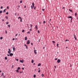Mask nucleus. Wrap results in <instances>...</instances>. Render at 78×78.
<instances>
[{"label": "nucleus", "mask_w": 78, "mask_h": 78, "mask_svg": "<svg viewBox=\"0 0 78 78\" xmlns=\"http://www.w3.org/2000/svg\"><path fill=\"white\" fill-rule=\"evenodd\" d=\"M31 9H33V8L34 7V2L32 3V6L31 5Z\"/></svg>", "instance_id": "f257e3e1"}, {"label": "nucleus", "mask_w": 78, "mask_h": 78, "mask_svg": "<svg viewBox=\"0 0 78 78\" xmlns=\"http://www.w3.org/2000/svg\"><path fill=\"white\" fill-rule=\"evenodd\" d=\"M30 40H28L27 42V45H28L29 44H30Z\"/></svg>", "instance_id": "f03ea898"}, {"label": "nucleus", "mask_w": 78, "mask_h": 78, "mask_svg": "<svg viewBox=\"0 0 78 78\" xmlns=\"http://www.w3.org/2000/svg\"><path fill=\"white\" fill-rule=\"evenodd\" d=\"M18 19H20V22H22V18H21L20 17H18Z\"/></svg>", "instance_id": "7ed1b4c3"}, {"label": "nucleus", "mask_w": 78, "mask_h": 78, "mask_svg": "<svg viewBox=\"0 0 78 78\" xmlns=\"http://www.w3.org/2000/svg\"><path fill=\"white\" fill-rule=\"evenodd\" d=\"M9 51H8V53H9V54H10V53L11 52V50L10 49H9Z\"/></svg>", "instance_id": "20e7f679"}, {"label": "nucleus", "mask_w": 78, "mask_h": 78, "mask_svg": "<svg viewBox=\"0 0 78 78\" xmlns=\"http://www.w3.org/2000/svg\"><path fill=\"white\" fill-rule=\"evenodd\" d=\"M60 62H61V60L58 59L57 60V62H58V63H59Z\"/></svg>", "instance_id": "39448f33"}, {"label": "nucleus", "mask_w": 78, "mask_h": 78, "mask_svg": "<svg viewBox=\"0 0 78 78\" xmlns=\"http://www.w3.org/2000/svg\"><path fill=\"white\" fill-rule=\"evenodd\" d=\"M36 51H37V50H34V53L35 55H37V52H36Z\"/></svg>", "instance_id": "423d86ee"}, {"label": "nucleus", "mask_w": 78, "mask_h": 78, "mask_svg": "<svg viewBox=\"0 0 78 78\" xmlns=\"http://www.w3.org/2000/svg\"><path fill=\"white\" fill-rule=\"evenodd\" d=\"M10 54V56H13V55H14L13 54V53H10V54Z\"/></svg>", "instance_id": "0eeeda50"}, {"label": "nucleus", "mask_w": 78, "mask_h": 78, "mask_svg": "<svg viewBox=\"0 0 78 78\" xmlns=\"http://www.w3.org/2000/svg\"><path fill=\"white\" fill-rule=\"evenodd\" d=\"M13 51H15V50H16V48H15V47H14V46L13 47Z\"/></svg>", "instance_id": "6e6552de"}, {"label": "nucleus", "mask_w": 78, "mask_h": 78, "mask_svg": "<svg viewBox=\"0 0 78 78\" xmlns=\"http://www.w3.org/2000/svg\"><path fill=\"white\" fill-rule=\"evenodd\" d=\"M20 62H21L22 63H23V62L24 60H20Z\"/></svg>", "instance_id": "1a4fd4ad"}, {"label": "nucleus", "mask_w": 78, "mask_h": 78, "mask_svg": "<svg viewBox=\"0 0 78 78\" xmlns=\"http://www.w3.org/2000/svg\"><path fill=\"white\" fill-rule=\"evenodd\" d=\"M74 37L75 39V40H76V41L77 38H76V35H74Z\"/></svg>", "instance_id": "9d476101"}, {"label": "nucleus", "mask_w": 78, "mask_h": 78, "mask_svg": "<svg viewBox=\"0 0 78 78\" xmlns=\"http://www.w3.org/2000/svg\"><path fill=\"white\" fill-rule=\"evenodd\" d=\"M41 66V63H39L38 65V67H39V66Z\"/></svg>", "instance_id": "9b49d317"}, {"label": "nucleus", "mask_w": 78, "mask_h": 78, "mask_svg": "<svg viewBox=\"0 0 78 78\" xmlns=\"http://www.w3.org/2000/svg\"><path fill=\"white\" fill-rule=\"evenodd\" d=\"M35 28L37 29V30L38 29V28H37V25H36Z\"/></svg>", "instance_id": "f8f14e48"}, {"label": "nucleus", "mask_w": 78, "mask_h": 78, "mask_svg": "<svg viewBox=\"0 0 78 78\" xmlns=\"http://www.w3.org/2000/svg\"><path fill=\"white\" fill-rule=\"evenodd\" d=\"M68 17V18H70V19H72V18H72V16H69V17Z\"/></svg>", "instance_id": "ddd939ff"}, {"label": "nucleus", "mask_w": 78, "mask_h": 78, "mask_svg": "<svg viewBox=\"0 0 78 78\" xmlns=\"http://www.w3.org/2000/svg\"><path fill=\"white\" fill-rule=\"evenodd\" d=\"M25 41H27V37H25Z\"/></svg>", "instance_id": "4468645a"}, {"label": "nucleus", "mask_w": 78, "mask_h": 78, "mask_svg": "<svg viewBox=\"0 0 78 78\" xmlns=\"http://www.w3.org/2000/svg\"><path fill=\"white\" fill-rule=\"evenodd\" d=\"M20 67H18V69H17V70H20Z\"/></svg>", "instance_id": "2eb2a0df"}, {"label": "nucleus", "mask_w": 78, "mask_h": 78, "mask_svg": "<svg viewBox=\"0 0 78 78\" xmlns=\"http://www.w3.org/2000/svg\"><path fill=\"white\" fill-rule=\"evenodd\" d=\"M34 62V60H32V61H31V63H33Z\"/></svg>", "instance_id": "dca6fc26"}, {"label": "nucleus", "mask_w": 78, "mask_h": 78, "mask_svg": "<svg viewBox=\"0 0 78 78\" xmlns=\"http://www.w3.org/2000/svg\"><path fill=\"white\" fill-rule=\"evenodd\" d=\"M22 2H23V1L22 0H21L20 1V3H22Z\"/></svg>", "instance_id": "f3484780"}, {"label": "nucleus", "mask_w": 78, "mask_h": 78, "mask_svg": "<svg viewBox=\"0 0 78 78\" xmlns=\"http://www.w3.org/2000/svg\"><path fill=\"white\" fill-rule=\"evenodd\" d=\"M6 9H5L3 11V12H6Z\"/></svg>", "instance_id": "a211bd4d"}, {"label": "nucleus", "mask_w": 78, "mask_h": 78, "mask_svg": "<svg viewBox=\"0 0 78 78\" xmlns=\"http://www.w3.org/2000/svg\"><path fill=\"white\" fill-rule=\"evenodd\" d=\"M3 12V11H0V14H2Z\"/></svg>", "instance_id": "6ab92c4d"}, {"label": "nucleus", "mask_w": 78, "mask_h": 78, "mask_svg": "<svg viewBox=\"0 0 78 78\" xmlns=\"http://www.w3.org/2000/svg\"><path fill=\"white\" fill-rule=\"evenodd\" d=\"M69 11H70V12H72V10H70V9H69Z\"/></svg>", "instance_id": "aec40b11"}, {"label": "nucleus", "mask_w": 78, "mask_h": 78, "mask_svg": "<svg viewBox=\"0 0 78 78\" xmlns=\"http://www.w3.org/2000/svg\"><path fill=\"white\" fill-rule=\"evenodd\" d=\"M16 72H17V73H19V70H18V69L16 70Z\"/></svg>", "instance_id": "412c9836"}, {"label": "nucleus", "mask_w": 78, "mask_h": 78, "mask_svg": "<svg viewBox=\"0 0 78 78\" xmlns=\"http://www.w3.org/2000/svg\"><path fill=\"white\" fill-rule=\"evenodd\" d=\"M72 19H73V18H72L71 19V23H72Z\"/></svg>", "instance_id": "4be33fe9"}, {"label": "nucleus", "mask_w": 78, "mask_h": 78, "mask_svg": "<svg viewBox=\"0 0 78 78\" xmlns=\"http://www.w3.org/2000/svg\"><path fill=\"white\" fill-rule=\"evenodd\" d=\"M8 23H9V22L7 21V22H6V25H8Z\"/></svg>", "instance_id": "5701e85b"}, {"label": "nucleus", "mask_w": 78, "mask_h": 78, "mask_svg": "<svg viewBox=\"0 0 78 78\" xmlns=\"http://www.w3.org/2000/svg\"><path fill=\"white\" fill-rule=\"evenodd\" d=\"M52 42H53V43H54V44H55V41H52Z\"/></svg>", "instance_id": "b1692460"}, {"label": "nucleus", "mask_w": 78, "mask_h": 78, "mask_svg": "<svg viewBox=\"0 0 78 78\" xmlns=\"http://www.w3.org/2000/svg\"><path fill=\"white\" fill-rule=\"evenodd\" d=\"M57 47H59V44H57Z\"/></svg>", "instance_id": "393cba45"}, {"label": "nucleus", "mask_w": 78, "mask_h": 78, "mask_svg": "<svg viewBox=\"0 0 78 78\" xmlns=\"http://www.w3.org/2000/svg\"><path fill=\"white\" fill-rule=\"evenodd\" d=\"M7 57H5V59H6V60H7Z\"/></svg>", "instance_id": "a878e982"}, {"label": "nucleus", "mask_w": 78, "mask_h": 78, "mask_svg": "<svg viewBox=\"0 0 78 78\" xmlns=\"http://www.w3.org/2000/svg\"><path fill=\"white\" fill-rule=\"evenodd\" d=\"M34 78H36V75H34Z\"/></svg>", "instance_id": "bb28decb"}, {"label": "nucleus", "mask_w": 78, "mask_h": 78, "mask_svg": "<svg viewBox=\"0 0 78 78\" xmlns=\"http://www.w3.org/2000/svg\"><path fill=\"white\" fill-rule=\"evenodd\" d=\"M5 18L6 19H8V17L7 16L5 17Z\"/></svg>", "instance_id": "cd10ccee"}, {"label": "nucleus", "mask_w": 78, "mask_h": 78, "mask_svg": "<svg viewBox=\"0 0 78 78\" xmlns=\"http://www.w3.org/2000/svg\"><path fill=\"white\" fill-rule=\"evenodd\" d=\"M27 34H30V32L29 31V32H27Z\"/></svg>", "instance_id": "c85d7f7f"}, {"label": "nucleus", "mask_w": 78, "mask_h": 78, "mask_svg": "<svg viewBox=\"0 0 78 78\" xmlns=\"http://www.w3.org/2000/svg\"><path fill=\"white\" fill-rule=\"evenodd\" d=\"M8 27H9V28L10 27V25L9 24V25H8Z\"/></svg>", "instance_id": "c756f323"}, {"label": "nucleus", "mask_w": 78, "mask_h": 78, "mask_svg": "<svg viewBox=\"0 0 78 78\" xmlns=\"http://www.w3.org/2000/svg\"><path fill=\"white\" fill-rule=\"evenodd\" d=\"M15 59L16 60V61H19V59H17L16 58Z\"/></svg>", "instance_id": "7c9ffc66"}, {"label": "nucleus", "mask_w": 78, "mask_h": 78, "mask_svg": "<svg viewBox=\"0 0 78 78\" xmlns=\"http://www.w3.org/2000/svg\"><path fill=\"white\" fill-rule=\"evenodd\" d=\"M3 39V37H0V39L2 40Z\"/></svg>", "instance_id": "2f4dec72"}, {"label": "nucleus", "mask_w": 78, "mask_h": 78, "mask_svg": "<svg viewBox=\"0 0 78 78\" xmlns=\"http://www.w3.org/2000/svg\"><path fill=\"white\" fill-rule=\"evenodd\" d=\"M5 33L6 34H7V31L5 30Z\"/></svg>", "instance_id": "473e14b6"}, {"label": "nucleus", "mask_w": 78, "mask_h": 78, "mask_svg": "<svg viewBox=\"0 0 78 78\" xmlns=\"http://www.w3.org/2000/svg\"><path fill=\"white\" fill-rule=\"evenodd\" d=\"M41 72V70H39L38 71V72L39 73H40V72Z\"/></svg>", "instance_id": "72a5a7b5"}, {"label": "nucleus", "mask_w": 78, "mask_h": 78, "mask_svg": "<svg viewBox=\"0 0 78 78\" xmlns=\"http://www.w3.org/2000/svg\"><path fill=\"white\" fill-rule=\"evenodd\" d=\"M24 31H25V30H23L22 31V32L23 33V32H24Z\"/></svg>", "instance_id": "f704fd0d"}, {"label": "nucleus", "mask_w": 78, "mask_h": 78, "mask_svg": "<svg viewBox=\"0 0 78 78\" xmlns=\"http://www.w3.org/2000/svg\"><path fill=\"white\" fill-rule=\"evenodd\" d=\"M7 9H9V6H7Z\"/></svg>", "instance_id": "c9c22d12"}, {"label": "nucleus", "mask_w": 78, "mask_h": 78, "mask_svg": "<svg viewBox=\"0 0 78 78\" xmlns=\"http://www.w3.org/2000/svg\"><path fill=\"white\" fill-rule=\"evenodd\" d=\"M3 6H2L1 7V9H3Z\"/></svg>", "instance_id": "e433bc0d"}, {"label": "nucleus", "mask_w": 78, "mask_h": 78, "mask_svg": "<svg viewBox=\"0 0 78 78\" xmlns=\"http://www.w3.org/2000/svg\"><path fill=\"white\" fill-rule=\"evenodd\" d=\"M20 73H23V71L20 72Z\"/></svg>", "instance_id": "4c0bfd02"}, {"label": "nucleus", "mask_w": 78, "mask_h": 78, "mask_svg": "<svg viewBox=\"0 0 78 78\" xmlns=\"http://www.w3.org/2000/svg\"><path fill=\"white\" fill-rule=\"evenodd\" d=\"M43 77V76H44V74H42V75H41Z\"/></svg>", "instance_id": "58836bf2"}, {"label": "nucleus", "mask_w": 78, "mask_h": 78, "mask_svg": "<svg viewBox=\"0 0 78 78\" xmlns=\"http://www.w3.org/2000/svg\"><path fill=\"white\" fill-rule=\"evenodd\" d=\"M37 32L39 34V33H40L39 32V30L37 31Z\"/></svg>", "instance_id": "ea45409f"}, {"label": "nucleus", "mask_w": 78, "mask_h": 78, "mask_svg": "<svg viewBox=\"0 0 78 78\" xmlns=\"http://www.w3.org/2000/svg\"><path fill=\"white\" fill-rule=\"evenodd\" d=\"M30 26H31V28H32V25L31 24H30Z\"/></svg>", "instance_id": "a19ab883"}, {"label": "nucleus", "mask_w": 78, "mask_h": 78, "mask_svg": "<svg viewBox=\"0 0 78 78\" xmlns=\"http://www.w3.org/2000/svg\"><path fill=\"white\" fill-rule=\"evenodd\" d=\"M26 48L28 49V47H27V45L26 46Z\"/></svg>", "instance_id": "79ce46f5"}, {"label": "nucleus", "mask_w": 78, "mask_h": 78, "mask_svg": "<svg viewBox=\"0 0 78 78\" xmlns=\"http://www.w3.org/2000/svg\"><path fill=\"white\" fill-rule=\"evenodd\" d=\"M27 27H28V28H29V26H28V24H27Z\"/></svg>", "instance_id": "37998d69"}, {"label": "nucleus", "mask_w": 78, "mask_h": 78, "mask_svg": "<svg viewBox=\"0 0 78 78\" xmlns=\"http://www.w3.org/2000/svg\"><path fill=\"white\" fill-rule=\"evenodd\" d=\"M45 23V21H44L43 22V23Z\"/></svg>", "instance_id": "c03bdc74"}, {"label": "nucleus", "mask_w": 78, "mask_h": 78, "mask_svg": "<svg viewBox=\"0 0 78 78\" xmlns=\"http://www.w3.org/2000/svg\"><path fill=\"white\" fill-rule=\"evenodd\" d=\"M14 68V66H13V65H12V68Z\"/></svg>", "instance_id": "a18cd8bd"}, {"label": "nucleus", "mask_w": 78, "mask_h": 78, "mask_svg": "<svg viewBox=\"0 0 78 78\" xmlns=\"http://www.w3.org/2000/svg\"><path fill=\"white\" fill-rule=\"evenodd\" d=\"M76 16V13H75V16Z\"/></svg>", "instance_id": "49530a36"}, {"label": "nucleus", "mask_w": 78, "mask_h": 78, "mask_svg": "<svg viewBox=\"0 0 78 78\" xmlns=\"http://www.w3.org/2000/svg\"><path fill=\"white\" fill-rule=\"evenodd\" d=\"M6 14H7V15L8 14V12H6Z\"/></svg>", "instance_id": "de8ad7c7"}, {"label": "nucleus", "mask_w": 78, "mask_h": 78, "mask_svg": "<svg viewBox=\"0 0 78 78\" xmlns=\"http://www.w3.org/2000/svg\"><path fill=\"white\" fill-rule=\"evenodd\" d=\"M12 40L13 41H14V40H15V39L14 38H13V39H12Z\"/></svg>", "instance_id": "09e8293b"}, {"label": "nucleus", "mask_w": 78, "mask_h": 78, "mask_svg": "<svg viewBox=\"0 0 78 78\" xmlns=\"http://www.w3.org/2000/svg\"><path fill=\"white\" fill-rule=\"evenodd\" d=\"M31 45H33V44L32 43H31Z\"/></svg>", "instance_id": "8fccbe9b"}, {"label": "nucleus", "mask_w": 78, "mask_h": 78, "mask_svg": "<svg viewBox=\"0 0 78 78\" xmlns=\"http://www.w3.org/2000/svg\"><path fill=\"white\" fill-rule=\"evenodd\" d=\"M22 69L23 70H24V68H22Z\"/></svg>", "instance_id": "3c124183"}, {"label": "nucleus", "mask_w": 78, "mask_h": 78, "mask_svg": "<svg viewBox=\"0 0 78 78\" xmlns=\"http://www.w3.org/2000/svg\"><path fill=\"white\" fill-rule=\"evenodd\" d=\"M44 10H45V9H42V11H44Z\"/></svg>", "instance_id": "603ef678"}, {"label": "nucleus", "mask_w": 78, "mask_h": 78, "mask_svg": "<svg viewBox=\"0 0 78 78\" xmlns=\"http://www.w3.org/2000/svg\"><path fill=\"white\" fill-rule=\"evenodd\" d=\"M24 8H26V5L24 6Z\"/></svg>", "instance_id": "864d4df0"}, {"label": "nucleus", "mask_w": 78, "mask_h": 78, "mask_svg": "<svg viewBox=\"0 0 78 78\" xmlns=\"http://www.w3.org/2000/svg\"><path fill=\"white\" fill-rule=\"evenodd\" d=\"M8 56H9V54H7Z\"/></svg>", "instance_id": "5fc2aeb1"}, {"label": "nucleus", "mask_w": 78, "mask_h": 78, "mask_svg": "<svg viewBox=\"0 0 78 78\" xmlns=\"http://www.w3.org/2000/svg\"><path fill=\"white\" fill-rule=\"evenodd\" d=\"M55 68H56V66H54Z\"/></svg>", "instance_id": "6e6d98bb"}, {"label": "nucleus", "mask_w": 78, "mask_h": 78, "mask_svg": "<svg viewBox=\"0 0 78 78\" xmlns=\"http://www.w3.org/2000/svg\"><path fill=\"white\" fill-rule=\"evenodd\" d=\"M55 60H57V59H58V58H55Z\"/></svg>", "instance_id": "4d7b16f0"}, {"label": "nucleus", "mask_w": 78, "mask_h": 78, "mask_svg": "<svg viewBox=\"0 0 78 78\" xmlns=\"http://www.w3.org/2000/svg\"><path fill=\"white\" fill-rule=\"evenodd\" d=\"M17 36V34L15 36L16 37V36Z\"/></svg>", "instance_id": "13d9d810"}, {"label": "nucleus", "mask_w": 78, "mask_h": 78, "mask_svg": "<svg viewBox=\"0 0 78 78\" xmlns=\"http://www.w3.org/2000/svg\"><path fill=\"white\" fill-rule=\"evenodd\" d=\"M36 9V6H35L34 7V9Z\"/></svg>", "instance_id": "bf43d9fd"}, {"label": "nucleus", "mask_w": 78, "mask_h": 78, "mask_svg": "<svg viewBox=\"0 0 78 78\" xmlns=\"http://www.w3.org/2000/svg\"><path fill=\"white\" fill-rule=\"evenodd\" d=\"M5 21V20H4V19H3L2 20V21Z\"/></svg>", "instance_id": "052dcab7"}, {"label": "nucleus", "mask_w": 78, "mask_h": 78, "mask_svg": "<svg viewBox=\"0 0 78 78\" xmlns=\"http://www.w3.org/2000/svg\"><path fill=\"white\" fill-rule=\"evenodd\" d=\"M18 8H20V5H18Z\"/></svg>", "instance_id": "680f3d73"}, {"label": "nucleus", "mask_w": 78, "mask_h": 78, "mask_svg": "<svg viewBox=\"0 0 78 78\" xmlns=\"http://www.w3.org/2000/svg\"><path fill=\"white\" fill-rule=\"evenodd\" d=\"M34 66L35 65V63H34L33 64Z\"/></svg>", "instance_id": "e2e57ef3"}, {"label": "nucleus", "mask_w": 78, "mask_h": 78, "mask_svg": "<svg viewBox=\"0 0 78 78\" xmlns=\"http://www.w3.org/2000/svg\"><path fill=\"white\" fill-rule=\"evenodd\" d=\"M67 40H66L65 41V42H67Z\"/></svg>", "instance_id": "0e129e2a"}, {"label": "nucleus", "mask_w": 78, "mask_h": 78, "mask_svg": "<svg viewBox=\"0 0 78 78\" xmlns=\"http://www.w3.org/2000/svg\"><path fill=\"white\" fill-rule=\"evenodd\" d=\"M4 73H2V75H4Z\"/></svg>", "instance_id": "69168bd1"}, {"label": "nucleus", "mask_w": 78, "mask_h": 78, "mask_svg": "<svg viewBox=\"0 0 78 78\" xmlns=\"http://www.w3.org/2000/svg\"><path fill=\"white\" fill-rule=\"evenodd\" d=\"M31 30H32L31 29H30V31H31Z\"/></svg>", "instance_id": "338daca9"}, {"label": "nucleus", "mask_w": 78, "mask_h": 78, "mask_svg": "<svg viewBox=\"0 0 78 78\" xmlns=\"http://www.w3.org/2000/svg\"><path fill=\"white\" fill-rule=\"evenodd\" d=\"M24 45H25V46H27V45H26V44H24Z\"/></svg>", "instance_id": "774afa93"}]
</instances>
